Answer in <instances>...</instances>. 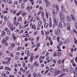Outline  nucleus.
Listing matches in <instances>:
<instances>
[{
  "mask_svg": "<svg viewBox=\"0 0 77 77\" xmlns=\"http://www.w3.org/2000/svg\"><path fill=\"white\" fill-rule=\"evenodd\" d=\"M59 14L60 16L61 20L63 23L65 21V16L63 15V14L61 12H60Z\"/></svg>",
  "mask_w": 77,
  "mask_h": 77,
  "instance_id": "1",
  "label": "nucleus"
},
{
  "mask_svg": "<svg viewBox=\"0 0 77 77\" xmlns=\"http://www.w3.org/2000/svg\"><path fill=\"white\" fill-rule=\"evenodd\" d=\"M59 25H58V27H61V28H63V26L65 27L66 26V23H63V24L62 25V23L61 22H60L59 23Z\"/></svg>",
  "mask_w": 77,
  "mask_h": 77,
  "instance_id": "2",
  "label": "nucleus"
},
{
  "mask_svg": "<svg viewBox=\"0 0 77 77\" xmlns=\"http://www.w3.org/2000/svg\"><path fill=\"white\" fill-rule=\"evenodd\" d=\"M52 12L53 15H54V17H56V15H57L58 13L57 11H55L54 9H53L52 11Z\"/></svg>",
  "mask_w": 77,
  "mask_h": 77,
  "instance_id": "3",
  "label": "nucleus"
},
{
  "mask_svg": "<svg viewBox=\"0 0 77 77\" xmlns=\"http://www.w3.org/2000/svg\"><path fill=\"white\" fill-rule=\"evenodd\" d=\"M13 26V25H11L9 27L10 29L12 31H13L14 30H15V27Z\"/></svg>",
  "mask_w": 77,
  "mask_h": 77,
  "instance_id": "4",
  "label": "nucleus"
},
{
  "mask_svg": "<svg viewBox=\"0 0 77 77\" xmlns=\"http://www.w3.org/2000/svg\"><path fill=\"white\" fill-rule=\"evenodd\" d=\"M2 43L4 45H5V46H7L8 45V42H6V40H4L3 42Z\"/></svg>",
  "mask_w": 77,
  "mask_h": 77,
  "instance_id": "5",
  "label": "nucleus"
},
{
  "mask_svg": "<svg viewBox=\"0 0 77 77\" xmlns=\"http://www.w3.org/2000/svg\"><path fill=\"white\" fill-rule=\"evenodd\" d=\"M66 19L67 21H68L69 22L71 21V19L69 16H67L66 17Z\"/></svg>",
  "mask_w": 77,
  "mask_h": 77,
  "instance_id": "6",
  "label": "nucleus"
},
{
  "mask_svg": "<svg viewBox=\"0 0 77 77\" xmlns=\"http://www.w3.org/2000/svg\"><path fill=\"white\" fill-rule=\"evenodd\" d=\"M70 72H73V71H74V68L72 67L71 66L70 68Z\"/></svg>",
  "mask_w": 77,
  "mask_h": 77,
  "instance_id": "7",
  "label": "nucleus"
},
{
  "mask_svg": "<svg viewBox=\"0 0 77 77\" xmlns=\"http://www.w3.org/2000/svg\"><path fill=\"white\" fill-rule=\"evenodd\" d=\"M71 17L72 19L73 20V21H75V17L74 15H71Z\"/></svg>",
  "mask_w": 77,
  "mask_h": 77,
  "instance_id": "8",
  "label": "nucleus"
},
{
  "mask_svg": "<svg viewBox=\"0 0 77 77\" xmlns=\"http://www.w3.org/2000/svg\"><path fill=\"white\" fill-rule=\"evenodd\" d=\"M5 69H6V70H8V71H10L11 70V68H9L8 67H6L5 68Z\"/></svg>",
  "mask_w": 77,
  "mask_h": 77,
  "instance_id": "9",
  "label": "nucleus"
},
{
  "mask_svg": "<svg viewBox=\"0 0 77 77\" xmlns=\"http://www.w3.org/2000/svg\"><path fill=\"white\" fill-rule=\"evenodd\" d=\"M61 9L63 11H65V7L63 5L61 6Z\"/></svg>",
  "mask_w": 77,
  "mask_h": 77,
  "instance_id": "10",
  "label": "nucleus"
},
{
  "mask_svg": "<svg viewBox=\"0 0 77 77\" xmlns=\"http://www.w3.org/2000/svg\"><path fill=\"white\" fill-rule=\"evenodd\" d=\"M63 44V42L62 41H60V43L58 44V45L59 46H61Z\"/></svg>",
  "mask_w": 77,
  "mask_h": 77,
  "instance_id": "11",
  "label": "nucleus"
},
{
  "mask_svg": "<svg viewBox=\"0 0 77 77\" xmlns=\"http://www.w3.org/2000/svg\"><path fill=\"white\" fill-rule=\"evenodd\" d=\"M49 27H52V23H51V21L49 22Z\"/></svg>",
  "mask_w": 77,
  "mask_h": 77,
  "instance_id": "12",
  "label": "nucleus"
},
{
  "mask_svg": "<svg viewBox=\"0 0 77 77\" xmlns=\"http://www.w3.org/2000/svg\"><path fill=\"white\" fill-rule=\"evenodd\" d=\"M48 25L47 24V23H45L44 25V27H45V28H47V27H48Z\"/></svg>",
  "mask_w": 77,
  "mask_h": 77,
  "instance_id": "13",
  "label": "nucleus"
},
{
  "mask_svg": "<svg viewBox=\"0 0 77 77\" xmlns=\"http://www.w3.org/2000/svg\"><path fill=\"white\" fill-rule=\"evenodd\" d=\"M38 25L39 26H42V22L41 21H39L38 23Z\"/></svg>",
  "mask_w": 77,
  "mask_h": 77,
  "instance_id": "14",
  "label": "nucleus"
},
{
  "mask_svg": "<svg viewBox=\"0 0 77 77\" xmlns=\"http://www.w3.org/2000/svg\"><path fill=\"white\" fill-rule=\"evenodd\" d=\"M26 14H27V13L26 12H23L22 14L23 17H24V16H25V15H26Z\"/></svg>",
  "mask_w": 77,
  "mask_h": 77,
  "instance_id": "15",
  "label": "nucleus"
},
{
  "mask_svg": "<svg viewBox=\"0 0 77 77\" xmlns=\"http://www.w3.org/2000/svg\"><path fill=\"white\" fill-rule=\"evenodd\" d=\"M2 34L3 35V36H5L6 35V32L4 31H2Z\"/></svg>",
  "mask_w": 77,
  "mask_h": 77,
  "instance_id": "16",
  "label": "nucleus"
},
{
  "mask_svg": "<svg viewBox=\"0 0 77 77\" xmlns=\"http://www.w3.org/2000/svg\"><path fill=\"white\" fill-rule=\"evenodd\" d=\"M41 15L42 16V17H44L45 16V14H44V12L42 11L41 13Z\"/></svg>",
  "mask_w": 77,
  "mask_h": 77,
  "instance_id": "17",
  "label": "nucleus"
},
{
  "mask_svg": "<svg viewBox=\"0 0 77 77\" xmlns=\"http://www.w3.org/2000/svg\"><path fill=\"white\" fill-rule=\"evenodd\" d=\"M53 20H54V22H57V19H56V18H53Z\"/></svg>",
  "mask_w": 77,
  "mask_h": 77,
  "instance_id": "18",
  "label": "nucleus"
},
{
  "mask_svg": "<svg viewBox=\"0 0 77 77\" xmlns=\"http://www.w3.org/2000/svg\"><path fill=\"white\" fill-rule=\"evenodd\" d=\"M7 34H8V35H11V31L10 30L8 31L7 32Z\"/></svg>",
  "mask_w": 77,
  "mask_h": 77,
  "instance_id": "19",
  "label": "nucleus"
},
{
  "mask_svg": "<svg viewBox=\"0 0 77 77\" xmlns=\"http://www.w3.org/2000/svg\"><path fill=\"white\" fill-rule=\"evenodd\" d=\"M2 76H3V77H6V75L5 73H2Z\"/></svg>",
  "mask_w": 77,
  "mask_h": 77,
  "instance_id": "20",
  "label": "nucleus"
},
{
  "mask_svg": "<svg viewBox=\"0 0 77 77\" xmlns=\"http://www.w3.org/2000/svg\"><path fill=\"white\" fill-rule=\"evenodd\" d=\"M58 31L59 32V31L56 30L55 31V33L56 35H58Z\"/></svg>",
  "mask_w": 77,
  "mask_h": 77,
  "instance_id": "21",
  "label": "nucleus"
},
{
  "mask_svg": "<svg viewBox=\"0 0 77 77\" xmlns=\"http://www.w3.org/2000/svg\"><path fill=\"white\" fill-rule=\"evenodd\" d=\"M50 5V3L49 2L47 1L46 2V6H49Z\"/></svg>",
  "mask_w": 77,
  "mask_h": 77,
  "instance_id": "22",
  "label": "nucleus"
},
{
  "mask_svg": "<svg viewBox=\"0 0 77 77\" xmlns=\"http://www.w3.org/2000/svg\"><path fill=\"white\" fill-rule=\"evenodd\" d=\"M58 56L59 57H60V56H62V53L60 52H59L58 54Z\"/></svg>",
  "mask_w": 77,
  "mask_h": 77,
  "instance_id": "23",
  "label": "nucleus"
},
{
  "mask_svg": "<svg viewBox=\"0 0 77 77\" xmlns=\"http://www.w3.org/2000/svg\"><path fill=\"white\" fill-rule=\"evenodd\" d=\"M3 35H0V40H1L2 39H3Z\"/></svg>",
  "mask_w": 77,
  "mask_h": 77,
  "instance_id": "24",
  "label": "nucleus"
},
{
  "mask_svg": "<svg viewBox=\"0 0 77 77\" xmlns=\"http://www.w3.org/2000/svg\"><path fill=\"white\" fill-rule=\"evenodd\" d=\"M46 17H47V18H48V13L47 12H46Z\"/></svg>",
  "mask_w": 77,
  "mask_h": 77,
  "instance_id": "25",
  "label": "nucleus"
},
{
  "mask_svg": "<svg viewBox=\"0 0 77 77\" xmlns=\"http://www.w3.org/2000/svg\"><path fill=\"white\" fill-rule=\"evenodd\" d=\"M67 25L68 27H71V25L69 23H67Z\"/></svg>",
  "mask_w": 77,
  "mask_h": 77,
  "instance_id": "26",
  "label": "nucleus"
},
{
  "mask_svg": "<svg viewBox=\"0 0 77 77\" xmlns=\"http://www.w3.org/2000/svg\"><path fill=\"white\" fill-rule=\"evenodd\" d=\"M60 72V71H56L55 72V74H58Z\"/></svg>",
  "mask_w": 77,
  "mask_h": 77,
  "instance_id": "27",
  "label": "nucleus"
},
{
  "mask_svg": "<svg viewBox=\"0 0 77 77\" xmlns=\"http://www.w3.org/2000/svg\"><path fill=\"white\" fill-rule=\"evenodd\" d=\"M11 25H12V24H11V23H10V22L8 23V26H11Z\"/></svg>",
  "mask_w": 77,
  "mask_h": 77,
  "instance_id": "28",
  "label": "nucleus"
},
{
  "mask_svg": "<svg viewBox=\"0 0 77 77\" xmlns=\"http://www.w3.org/2000/svg\"><path fill=\"white\" fill-rule=\"evenodd\" d=\"M57 56V53L56 52H55L54 53V56Z\"/></svg>",
  "mask_w": 77,
  "mask_h": 77,
  "instance_id": "29",
  "label": "nucleus"
},
{
  "mask_svg": "<svg viewBox=\"0 0 77 77\" xmlns=\"http://www.w3.org/2000/svg\"><path fill=\"white\" fill-rule=\"evenodd\" d=\"M36 63H37V62L36 61H35V63H34L33 64V66H35L36 65Z\"/></svg>",
  "mask_w": 77,
  "mask_h": 77,
  "instance_id": "30",
  "label": "nucleus"
},
{
  "mask_svg": "<svg viewBox=\"0 0 77 77\" xmlns=\"http://www.w3.org/2000/svg\"><path fill=\"white\" fill-rule=\"evenodd\" d=\"M18 21H21L22 20V18L21 17H19L18 19Z\"/></svg>",
  "mask_w": 77,
  "mask_h": 77,
  "instance_id": "31",
  "label": "nucleus"
},
{
  "mask_svg": "<svg viewBox=\"0 0 77 77\" xmlns=\"http://www.w3.org/2000/svg\"><path fill=\"white\" fill-rule=\"evenodd\" d=\"M73 72L74 73V74H77V70H75V71H74H74H73Z\"/></svg>",
  "mask_w": 77,
  "mask_h": 77,
  "instance_id": "32",
  "label": "nucleus"
},
{
  "mask_svg": "<svg viewBox=\"0 0 77 77\" xmlns=\"http://www.w3.org/2000/svg\"><path fill=\"white\" fill-rule=\"evenodd\" d=\"M41 34L42 35H44V32L43 30L41 31Z\"/></svg>",
  "mask_w": 77,
  "mask_h": 77,
  "instance_id": "33",
  "label": "nucleus"
},
{
  "mask_svg": "<svg viewBox=\"0 0 77 77\" xmlns=\"http://www.w3.org/2000/svg\"><path fill=\"white\" fill-rule=\"evenodd\" d=\"M21 11H20V12L18 13L16 15H17V16H18V15H20V14H21Z\"/></svg>",
  "mask_w": 77,
  "mask_h": 77,
  "instance_id": "34",
  "label": "nucleus"
},
{
  "mask_svg": "<svg viewBox=\"0 0 77 77\" xmlns=\"http://www.w3.org/2000/svg\"><path fill=\"white\" fill-rule=\"evenodd\" d=\"M63 71H65V72H67V71H68V69H64Z\"/></svg>",
  "mask_w": 77,
  "mask_h": 77,
  "instance_id": "35",
  "label": "nucleus"
},
{
  "mask_svg": "<svg viewBox=\"0 0 77 77\" xmlns=\"http://www.w3.org/2000/svg\"><path fill=\"white\" fill-rule=\"evenodd\" d=\"M61 60H58L57 61V62L58 63V64H60V63H61Z\"/></svg>",
  "mask_w": 77,
  "mask_h": 77,
  "instance_id": "36",
  "label": "nucleus"
},
{
  "mask_svg": "<svg viewBox=\"0 0 77 77\" xmlns=\"http://www.w3.org/2000/svg\"><path fill=\"white\" fill-rule=\"evenodd\" d=\"M6 64H7V65H9V63H10V62H9V61H6Z\"/></svg>",
  "mask_w": 77,
  "mask_h": 77,
  "instance_id": "37",
  "label": "nucleus"
},
{
  "mask_svg": "<svg viewBox=\"0 0 77 77\" xmlns=\"http://www.w3.org/2000/svg\"><path fill=\"white\" fill-rule=\"evenodd\" d=\"M5 31H6V32H8V31H9V29H8V28H6L5 29Z\"/></svg>",
  "mask_w": 77,
  "mask_h": 77,
  "instance_id": "38",
  "label": "nucleus"
},
{
  "mask_svg": "<svg viewBox=\"0 0 77 77\" xmlns=\"http://www.w3.org/2000/svg\"><path fill=\"white\" fill-rule=\"evenodd\" d=\"M53 71H54V69L53 68H51L50 70V71H51V72H53Z\"/></svg>",
  "mask_w": 77,
  "mask_h": 77,
  "instance_id": "39",
  "label": "nucleus"
},
{
  "mask_svg": "<svg viewBox=\"0 0 77 77\" xmlns=\"http://www.w3.org/2000/svg\"><path fill=\"white\" fill-rule=\"evenodd\" d=\"M65 41L67 42L68 44H69V41L68 39H66Z\"/></svg>",
  "mask_w": 77,
  "mask_h": 77,
  "instance_id": "40",
  "label": "nucleus"
},
{
  "mask_svg": "<svg viewBox=\"0 0 77 77\" xmlns=\"http://www.w3.org/2000/svg\"><path fill=\"white\" fill-rule=\"evenodd\" d=\"M73 31L74 32V33H75L76 34V33L77 32V31H76V30H75V29H74L73 30Z\"/></svg>",
  "mask_w": 77,
  "mask_h": 77,
  "instance_id": "41",
  "label": "nucleus"
},
{
  "mask_svg": "<svg viewBox=\"0 0 77 77\" xmlns=\"http://www.w3.org/2000/svg\"><path fill=\"white\" fill-rule=\"evenodd\" d=\"M38 75L37 74H36V73H34V77H36Z\"/></svg>",
  "mask_w": 77,
  "mask_h": 77,
  "instance_id": "42",
  "label": "nucleus"
},
{
  "mask_svg": "<svg viewBox=\"0 0 77 77\" xmlns=\"http://www.w3.org/2000/svg\"><path fill=\"white\" fill-rule=\"evenodd\" d=\"M20 45V43L19 42H17L16 43V45H18V46H19V45Z\"/></svg>",
  "mask_w": 77,
  "mask_h": 77,
  "instance_id": "43",
  "label": "nucleus"
},
{
  "mask_svg": "<svg viewBox=\"0 0 77 77\" xmlns=\"http://www.w3.org/2000/svg\"><path fill=\"white\" fill-rule=\"evenodd\" d=\"M36 46L37 47H38L40 46V44L39 43H38L36 45Z\"/></svg>",
  "mask_w": 77,
  "mask_h": 77,
  "instance_id": "44",
  "label": "nucleus"
},
{
  "mask_svg": "<svg viewBox=\"0 0 77 77\" xmlns=\"http://www.w3.org/2000/svg\"><path fill=\"white\" fill-rule=\"evenodd\" d=\"M14 45H15V44L14 43H13L11 45V47H14Z\"/></svg>",
  "mask_w": 77,
  "mask_h": 77,
  "instance_id": "45",
  "label": "nucleus"
},
{
  "mask_svg": "<svg viewBox=\"0 0 77 77\" xmlns=\"http://www.w3.org/2000/svg\"><path fill=\"white\" fill-rule=\"evenodd\" d=\"M29 53V51H25L26 54H27V53Z\"/></svg>",
  "mask_w": 77,
  "mask_h": 77,
  "instance_id": "46",
  "label": "nucleus"
},
{
  "mask_svg": "<svg viewBox=\"0 0 77 77\" xmlns=\"http://www.w3.org/2000/svg\"><path fill=\"white\" fill-rule=\"evenodd\" d=\"M23 70V68L22 67L20 68V71H22Z\"/></svg>",
  "mask_w": 77,
  "mask_h": 77,
  "instance_id": "47",
  "label": "nucleus"
},
{
  "mask_svg": "<svg viewBox=\"0 0 77 77\" xmlns=\"http://www.w3.org/2000/svg\"><path fill=\"white\" fill-rule=\"evenodd\" d=\"M27 54V56L28 57H29V56L30 55V52H29Z\"/></svg>",
  "mask_w": 77,
  "mask_h": 77,
  "instance_id": "48",
  "label": "nucleus"
},
{
  "mask_svg": "<svg viewBox=\"0 0 77 77\" xmlns=\"http://www.w3.org/2000/svg\"><path fill=\"white\" fill-rule=\"evenodd\" d=\"M25 65H26V63H23V67H25Z\"/></svg>",
  "mask_w": 77,
  "mask_h": 77,
  "instance_id": "49",
  "label": "nucleus"
},
{
  "mask_svg": "<svg viewBox=\"0 0 77 77\" xmlns=\"http://www.w3.org/2000/svg\"><path fill=\"white\" fill-rule=\"evenodd\" d=\"M4 2H5V3H8V0H4Z\"/></svg>",
  "mask_w": 77,
  "mask_h": 77,
  "instance_id": "50",
  "label": "nucleus"
},
{
  "mask_svg": "<svg viewBox=\"0 0 77 77\" xmlns=\"http://www.w3.org/2000/svg\"><path fill=\"white\" fill-rule=\"evenodd\" d=\"M13 38L14 40H15V39H16V37H15V36H13Z\"/></svg>",
  "mask_w": 77,
  "mask_h": 77,
  "instance_id": "51",
  "label": "nucleus"
},
{
  "mask_svg": "<svg viewBox=\"0 0 77 77\" xmlns=\"http://www.w3.org/2000/svg\"><path fill=\"white\" fill-rule=\"evenodd\" d=\"M6 19H7V17L6 16H5L4 17V20L5 21H6Z\"/></svg>",
  "mask_w": 77,
  "mask_h": 77,
  "instance_id": "52",
  "label": "nucleus"
},
{
  "mask_svg": "<svg viewBox=\"0 0 77 77\" xmlns=\"http://www.w3.org/2000/svg\"><path fill=\"white\" fill-rule=\"evenodd\" d=\"M54 23L55 25V26H57V22H56Z\"/></svg>",
  "mask_w": 77,
  "mask_h": 77,
  "instance_id": "53",
  "label": "nucleus"
},
{
  "mask_svg": "<svg viewBox=\"0 0 77 77\" xmlns=\"http://www.w3.org/2000/svg\"><path fill=\"white\" fill-rule=\"evenodd\" d=\"M39 9H40V10H43V9L42 8V7L41 6L39 8Z\"/></svg>",
  "mask_w": 77,
  "mask_h": 77,
  "instance_id": "54",
  "label": "nucleus"
},
{
  "mask_svg": "<svg viewBox=\"0 0 77 77\" xmlns=\"http://www.w3.org/2000/svg\"><path fill=\"white\" fill-rule=\"evenodd\" d=\"M55 39H56V36L54 35L53 37V40H55Z\"/></svg>",
  "mask_w": 77,
  "mask_h": 77,
  "instance_id": "55",
  "label": "nucleus"
},
{
  "mask_svg": "<svg viewBox=\"0 0 77 77\" xmlns=\"http://www.w3.org/2000/svg\"><path fill=\"white\" fill-rule=\"evenodd\" d=\"M60 39V38L59 37H57V40L58 42H59V39Z\"/></svg>",
  "mask_w": 77,
  "mask_h": 77,
  "instance_id": "56",
  "label": "nucleus"
},
{
  "mask_svg": "<svg viewBox=\"0 0 77 77\" xmlns=\"http://www.w3.org/2000/svg\"><path fill=\"white\" fill-rule=\"evenodd\" d=\"M67 29L68 30H70V27L68 26V27L67 28Z\"/></svg>",
  "mask_w": 77,
  "mask_h": 77,
  "instance_id": "57",
  "label": "nucleus"
},
{
  "mask_svg": "<svg viewBox=\"0 0 77 77\" xmlns=\"http://www.w3.org/2000/svg\"><path fill=\"white\" fill-rule=\"evenodd\" d=\"M41 67H42V68H43V67H44V64H42L41 65Z\"/></svg>",
  "mask_w": 77,
  "mask_h": 77,
  "instance_id": "58",
  "label": "nucleus"
},
{
  "mask_svg": "<svg viewBox=\"0 0 77 77\" xmlns=\"http://www.w3.org/2000/svg\"><path fill=\"white\" fill-rule=\"evenodd\" d=\"M34 27H35V25L34 24L32 25V29H33V28H34Z\"/></svg>",
  "mask_w": 77,
  "mask_h": 77,
  "instance_id": "59",
  "label": "nucleus"
},
{
  "mask_svg": "<svg viewBox=\"0 0 77 77\" xmlns=\"http://www.w3.org/2000/svg\"><path fill=\"white\" fill-rule=\"evenodd\" d=\"M75 25H77V19L75 21Z\"/></svg>",
  "mask_w": 77,
  "mask_h": 77,
  "instance_id": "60",
  "label": "nucleus"
},
{
  "mask_svg": "<svg viewBox=\"0 0 77 77\" xmlns=\"http://www.w3.org/2000/svg\"><path fill=\"white\" fill-rule=\"evenodd\" d=\"M17 1H15L14 2V5H17Z\"/></svg>",
  "mask_w": 77,
  "mask_h": 77,
  "instance_id": "61",
  "label": "nucleus"
},
{
  "mask_svg": "<svg viewBox=\"0 0 77 77\" xmlns=\"http://www.w3.org/2000/svg\"><path fill=\"white\" fill-rule=\"evenodd\" d=\"M75 44H76V45H77V40H76L75 41Z\"/></svg>",
  "mask_w": 77,
  "mask_h": 77,
  "instance_id": "62",
  "label": "nucleus"
},
{
  "mask_svg": "<svg viewBox=\"0 0 77 77\" xmlns=\"http://www.w3.org/2000/svg\"><path fill=\"white\" fill-rule=\"evenodd\" d=\"M38 77H41V73H38Z\"/></svg>",
  "mask_w": 77,
  "mask_h": 77,
  "instance_id": "63",
  "label": "nucleus"
},
{
  "mask_svg": "<svg viewBox=\"0 0 77 77\" xmlns=\"http://www.w3.org/2000/svg\"><path fill=\"white\" fill-rule=\"evenodd\" d=\"M28 77H31V74H29L28 75Z\"/></svg>",
  "mask_w": 77,
  "mask_h": 77,
  "instance_id": "64",
  "label": "nucleus"
}]
</instances>
